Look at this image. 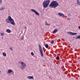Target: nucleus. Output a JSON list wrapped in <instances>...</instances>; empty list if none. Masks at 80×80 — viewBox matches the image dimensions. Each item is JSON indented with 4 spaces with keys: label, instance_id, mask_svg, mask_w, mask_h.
<instances>
[{
    "label": "nucleus",
    "instance_id": "1",
    "mask_svg": "<svg viewBox=\"0 0 80 80\" xmlns=\"http://www.w3.org/2000/svg\"><path fill=\"white\" fill-rule=\"evenodd\" d=\"M6 21L7 23H10L13 25H15V23L14 22V20L10 16L8 17V19L6 20Z\"/></svg>",
    "mask_w": 80,
    "mask_h": 80
},
{
    "label": "nucleus",
    "instance_id": "2",
    "mask_svg": "<svg viewBox=\"0 0 80 80\" xmlns=\"http://www.w3.org/2000/svg\"><path fill=\"white\" fill-rule=\"evenodd\" d=\"M58 3L56 1H52L49 5L50 7H52V8H56V7H58Z\"/></svg>",
    "mask_w": 80,
    "mask_h": 80
},
{
    "label": "nucleus",
    "instance_id": "3",
    "mask_svg": "<svg viewBox=\"0 0 80 80\" xmlns=\"http://www.w3.org/2000/svg\"><path fill=\"white\" fill-rule=\"evenodd\" d=\"M50 0H46L43 2V5L44 8H47L48 6V4L50 3Z\"/></svg>",
    "mask_w": 80,
    "mask_h": 80
},
{
    "label": "nucleus",
    "instance_id": "4",
    "mask_svg": "<svg viewBox=\"0 0 80 80\" xmlns=\"http://www.w3.org/2000/svg\"><path fill=\"white\" fill-rule=\"evenodd\" d=\"M22 66H20V68H21L22 70H23L24 68H25V67H26V64H25L23 62H22L21 63Z\"/></svg>",
    "mask_w": 80,
    "mask_h": 80
},
{
    "label": "nucleus",
    "instance_id": "5",
    "mask_svg": "<svg viewBox=\"0 0 80 80\" xmlns=\"http://www.w3.org/2000/svg\"><path fill=\"white\" fill-rule=\"evenodd\" d=\"M68 33L71 36H74V35H77V33H76L75 32H68Z\"/></svg>",
    "mask_w": 80,
    "mask_h": 80
},
{
    "label": "nucleus",
    "instance_id": "6",
    "mask_svg": "<svg viewBox=\"0 0 80 80\" xmlns=\"http://www.w3.org/2000/svg\"><path fill=\"white\" fill-rule=\"evenodd\" d=\"M31 11H32V12H33L35 13L36 15H40V14L38 13V12L35 9H31Z\"/></svg>",
    "mask_w": 80,
    "mask_h": 80
},
{
    "label": "nucleus",
    "instance_id": "7",
    "mask_svg": "<svg viewBox=\"0 0 80 80\" xmlns=\"http://www.w3.org/2000/svg\"><path fill=\"white\" fill-rule=\"evenodd\" d=\"M57 32H58V29H55L53 31V33H57Z\"/></svg>",
    "mask_w": 80,
    "mask_h": 80
},
{
    "label": "nucleus",
    "instance_id": "8",
    "mask_svg": "<svg viewBox=\"0 0 80 80\" xmlns=\"http://www.w3.org/2000/svg\"><path fill=\"white\" fill-rule=\"evenodd\" d=\"M8 73H12V72H13V70H12L11 69H9L8 71Z\"/></svg>",
    "mask_w": 80,
    "mask_h": 80
},
{
    "label": "nucleus",
    "instance_id": "9",
    "mask_svg": "<svg viewBox=\"0 0 80 80\" xmlns=\"http://www.w3.org/2000/svg\"><path fill=\"white\" fill-rule=\"evenodd\" d=\"M28 79H33V77L29 76L28 77Z\"/></svg>",
    "mask_w": 80,
    "mask_h": 80
},
{
    "label": "nucleus",
    "instance_id": "10",
    "mask_svg": "<svg viewBox=\"0 0 80 80\" xmlns=\"http://www.w3.org/2000/svg\"><path fill=\"white\" fill-rule=\"evenodd\" d=\"M39 50L40 52H43V50H42V48L40 47V48H39Z\"/></svg>",
    "mask_w": 80,
    "mask_h": 80
},
{
    "label": "nucleus",
    "instance_id": "11",
    "mask_svg": "<svg viewBox=\"0 0 80 80\" xmlns=\"http://www.w3.org/2000/svg\"><path fill=\"white\" fill-rule=\"evenodd\" d=\"M58 15L60 16H64V14L60 12L58 13Z\"/></svg>",
    "mask_w": 80,
    "mask_h": 80
},
{
    "label": "nucleus",
    "instance_id": "12",
    "mask_svg": "<svg viewBox=\"0 0 80 80\" xmlns=\"http://www.w3.org/2000/svg\"><path fill=\"white\" fill-rule=\"evenodd\" d=\"M6 32H7L8 33H11V31L9 29H7L6 30Z\"/></svg>",
    "mask_w": 80,
    "mask_h": 80
},
{
    "label": "nucleus",
    "instance_id": "13",
    "mask_svg": "<svg viewBox=\"0 0 80 80\" xmlns=\"http://www.w3.org/2000/svg\"><path fill=\"white\" fill-rule=\"evenodd\" d=\"M40 53L41 54V57H43V52H40Z\"/></svg>",
    "mask_w": 80,
    "mask_h": 80
},
{
    "label": "nucleus",
    "instance_id": "14",
    "mask_svg": "<svg viewBox=\"0 0 80 80\" xmlns=\"http://www.w3.org/2000/svg\"><path fill=\"white\" fill-rule=\"evenodd\" d=\"M77 2L78 5H80V1H79V0H77Z\"/></svg>",
    "mask_w": 80,
    "mask_h": 80
},
{
    "label": "nucleus",
    "instance_id": "15",
    "mask_svg": "<svg viewBox=\"0 0 80 80\" xmlns=\"http://www.w3.org/2000/svg\"><path fill=\"white\" fill-rule=\"evenodd\" d=\"M45 47L46 48H48V45L47 44H46L45 45Z\"/></svg>",
    "mask_w": 80,
    "mask_h": 80
},
{
    "label": "nucleus",
    "instance_id": "16",
    "mask_svg": "<svg viewBox=\"0 0 80 80\" xmlns=\"http://www.w3.org/2000/svg\"><path fill=\"white\" fill-rule=\"evenodd\" d=\"M58 55H59L58 54L57 55V60H58L60 59V58H59V56Z\"/></svg>",
    "mask_w": 80,
    "mask_h": 80
},
{
    "label": "nucleus",
    "instance_id": "17",
    "mask_svg": "<svg viewBox=\"0 0 80 80\" xmlns=\"http://www.w3.org/2000/svg\"><path fill=\"white\" fill-rule=\"evenodd\" d=\"M2 54L4 56V57H6V56H7V54L5 53H3Z\"/></svg>",
    "mask_w": 80,
    "mask_h": 80
},
{
    "label": "nucleus",
    "instance_id": "18",
    "mask_svg": "<svg viewBox=\"0 0 80 80\" xmlns=\"http://www.w3.org/2000/svg\"><path fill=\"white\" fill-rule=\"evenodd\" d=\"M23 39H24V37L22 36L21 37V40H23Z\"/></svg>",
    "mask_w": 80,
    "mask_h": 80
},
{
    "label": "nucleus",
    "instance_id": "19",
    "mask_svg": "<svg viewBox=\"0 0 80 80\" xmlns=\"http://www.w3.org/2000/svg\"><path fill=\"white\" fill-rule=\"evenodd\" d=\"M77 38H78L79 39H80V36H78L76 38V39H77Z\"/></svg>",
    "mask_w": 80,
    "mask_h": 80
},
{
    "label": "nucleus",
    "instance_id": "20",
    "mask_svg": "<svg viewBox=\"0 0 80 80\" xmlns=\"http://www.w3.org/2000/svg\"><path fill=\"white\" fill-rule=\"evenodd\" d=\"M4 9H5V8H1L0 9V10H3Z\"/></svg>",
    "mask_w": 80,
    "mask_h": 80
},
{
    "label": "nucleus",
    "instance_id": "21",
    "mask_svg": "<svg viewBox=\"0 0 80 80\" xmlns=\"http://www.w3.org/2000/svg\"><path fill=\"white\" fill-rule=\"evenodd\" d=\"M31 53L32 56H33V55H34V53H33V52H31Z\"/></svg>",
    "mask_w": 80,
    "mask_h": 80
},
{
    "label": "nucleus",
    "instance_id": "22",
    "mask_svg": "<svg viewBox=\"0 0 80 80\" xmlns=\"http://www.w3.org/2000/svg\"><path fill=\"white\" fill-rule=\"evenodd\" d=\"M51 43H52V44H53V43H54V41H53V40H52V41H51Z\"/></svg>",
    "mask_w": 80,
    "mask_h": 80
},
{
    "label": "nucleus",
    "instance_id": "23",
    "mask_svg": "<svg viewBox=\"0 0 80 80\" xmlns=\"http://www.w3.org/2000/svg\"><path fill=\"white\" fill-rule=\"evenodd\" d=\"M45 25H48V23L46 22H45Z\"/></svg>",
    "mask_w": 80,
    "mask_h": 80
},
{
    "label": "nucleus",
    "instance_id": "24",
    "mask_svg": "<svg viewBox=\"0 0 80 80\" xmlns=\"http://www.w3.org/2000/svg\"><path fill=\"white\" fill-rule=\"evenodd\" d=\"M9 49L10 50H13V48H12L11 47Z\"/></svg>",
    "mask_w": 80,
    "mask_h": 80
},
{
    "label": "nucleus",
    "instance_id": "25",
    "mask_svg": "<svg viewBox=\"0 0 80 80\" xmlns=\"http://www.w3.org/2000/svg\"><path fill=\"white\" fill-rule=\"evenodd\" d=\"M3 33H1V36H3Z\"/></svg>",
    "mask_w": 80,
    "mask_h": 80
},
{
    "label": "nucleus",
    "instance_id": "26",
    "mask_svg": "<svg viewBox=\"0 0 80 80\" xmlns=\"http://www.w3.org/2000/svg\"><path fill=\"white\" fill-rule=\"evenodd\" d=\"M67 20H70V18H67Z\"/></svg>",
    "mask_w": 80,
    "mask_h": 80
},
{
    "label": "nucleus",
    "instance_id": "27",
    "mask_svg": "<svg viewBox=\"0 0 80 80\" xmlns=\"http://www.w3.org/2000/svg\"><path fill=\"white\" fill-rule=\"evenodd\" d=\"M68 16H71V14H70V13L69 14H68Z\"/></svg>",
    "mask_w": 80,
    "mask_h": 80
},
{
    "label": "nucleus",
    "instance_id": "28",
    "mask_svg": "<svg viewBox=\"0 0 80 80\" xmlns=\"http://www.w3.org/2000/svg\"><path fill=\"white\" fill-rule=\"evenodd\" d=\"M38 46H39V48H40V47H41V46H40V44H38Z\"/></svg>",
    "mask_w": 80,
    "mask_h": 80
},
{
    "label": "nucleus",
    "instance_id": "29",
    "mask_svg": "<svg viewBox=\"0 0 80 80\" xmlns=\"http://www.w3.org/2000/svg\"><path fill=\"white\" fill-rule=\"evenodd\" d=\"M1 2H2V0H0V3H1Z\"/></svg>",
    "mask_w": 80,
    "mask_h": 80
},
{
    "label": "nucleus",
    "instance_id": "30",
    "mask_svg": "<svg viewBox=\"0 0 80 80\" xmlns=\"http://www.w3.org/2000/svg\"><path fill=\"white\" fill-rule=\"evenodd\" d=\"M78 28L79 29V30H80V26H79V27H78Z\"/></svg>",
    "mask_w": 80,
    "mask_h": 80
},
{
    "label": "nucleus",
    "instance_id": "31",
    "mask_svg": "<svg viewBox=\"0 0 80 80\" xmlns=\"http://www.w3.org/2000/svg\"><path fill=\"white\" fill-rule=\"evenodd\" d=\"M50 24H48V25H47L48 26H49L50 25Z\"/></svg>",
    "mask_w": 80,
    "mask_h": 80
},
{
    "label": "nucleus",
    "instance_id": "32",
    "mask_svg": "<svg viewBox=\"0 0 80 80\" xmlns=\"http://www.w3.org/2000/svg\"><path fill=\"white\" fill-rule=\"evenodd\" d=\"M27 28V27H25V28Z\"/></svg>",
    "mask_w": 80,
    "mask_h": 80
},
{
    "label": "nucleus",
    "instance_id": "33",
    "mask_svg": "<svg viewBox=\"0 0 80 80\" xmlns=\"http://www.w3.org/2000/svg\"><path fill=\"white\" fill-rule=\"evenodd\" d=\"M30 25V24H29V25Z\"/></svg>",
    "mask_w": 80,
    "mask_h": 80
},
{
    "label": "nucleus",
    "instance_id": "34",
    "mask_svg": "<svg viewBox=\"0 0 80 80\" xmlns=\"http://www.w3.org/2000/svg\"><path fill=\"white\" fill-rule=\"evenodd\" d=\"M0 72H1V71H0Z\"/></svg>",
    "mask_w": 80,
    "mask_h": 80
}]
</instances>
